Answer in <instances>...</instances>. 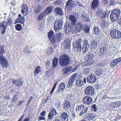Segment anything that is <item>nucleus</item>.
Listing matches in <instances>:
<instances>
[{
  "instance_id": "32",
  "label": "nucleus",
  "mask_w": 121,
  "mask_h": 121,
  "mask_svg": "<svg viewBox=\"0 0 121 121\" xmlns=\"http://www.w3.org/2000/svg\"><path fill=\"white\" fill-rule=\"evenodd\" d=\"M109 25V23L105 20H103L101 22V26L103 28H106Z\"/></svg>"
},
{
  "instance_id": "5",
  "label": "nucleus",
  "mask_w": 121,
  "mask_h": 121,
  "mask_svg": "<svg viewBox=\"0 0 121 121\" xmlns=\"http://www.w3.org/2000/svg\"><path fill=\"white\" fill-rule=\"evenodd\" d=\"M94 89L92 87L88 86L85 90V94L88 96H93L95 95Z\"/></svg>"
},
{
  "instance_id": "60",
  "label": "nucleus",
  "mask_w": 121,
  "mask_h": 121,
  "mask_svg": "<svg viewBox=\"0 0 121 121\" xmlns=\"http://www.w3.org/2000/svg\"><path fill=\"white\" fill-rule=\"evenodd\" d=\"M90 68H87L85 69V73L86 74H88L90 72Z\"/></svg>"
},
{
  "instance_id": "62",
  "label": "nucleus",
  "mask_w": 121,
  "mask_h": 121,
  "mask_svg": "<svg viewBox=\"0 0 121 121\" xmlns=\"http://www.w3.org/2000/svg\"><path fill=\"white\" fill-rule=\"evenodd\" d=\"M76 79L74 78H73L72 77H70L69 79V81L72 82V83H74L75 82V80Z\"/></svg>"
},
{
  "instance_id": "39",
  "label": "nucleus",
  "mask_w": 121,
  "mask_h": 121,
  "mask_svg": "<svg viewBox=\"0 0 121 121\" xmlns=\"http://www.w3.org/2000/svg\"><path fill=\"white\" fill-rule=\"evenodd\" d=\"M85 60H86L87 62V65H90L93 64L95 62V61L93 59H85Z\"/></svg>"
},
{
  "instance_id": "29",
  "label": "nucleus",
  "mask_w": 121,
  "mask_h": 121,
  "mask_svg": "<svg viewBox=\"0 0 121 121\" xmlns=\"http://www.w3.org/2000/svg\"><path fill=\"white\" fill-rule=\"evenodd\" d=\"M92 8L93 9H96L99 6V2L97 0L93 1L92 3Z\"/></svg>"
},
{
  "instance_id": "22",
  "label": "nucleus",
  "mask_w": 121,
  "mask_h": 121,
  "mask_svg": "<svg viewBox=\"0 0 121 121\" xmlns=\"http://www.w3.org/2000/svg\"><path fill=\"white\" fill-rule=\"evenodd\" d=\"M74 49L76 52L80 55L82 54L81 46L78 45H74Z\"/></svg>"
},
{
  "instance_id": "23",
  "label": "nucleus",
  "mask_w": 121,
  "mask_h": 121,
  "mask_svg": "<svg viewBox=\"0 0 121 121\" xmlns=\"http://www.w3.org/2000/svg\"><path fill=\"white\" fill-rule=\"evenodd\" d=\"M54 8L53 6H50L47 7L44 11L47 15L52 12Z\"/></svg>"
},
{
  "instance_id": "31",
  "label": "nucleus",
  "mask_w": 121,
  "mask_h": 121,
  "mask_svg": "<svg viewBox=\"0 0 121 121\" xmlns=\"http://www.w3.org/2000/svg\"><path fill=\"white\" fill-rule=\"evenodd\" d=\"M42 9V6L40 5H38L35 8V13H39Z\"/></svg>"
},
{
  "instance_id": "10",
  "label": "nucleus",
  "mask_w": 121,
  "mask_h": 121,
  "mask_svg": "<svg viewBox=\"0 0 121 121\" xmlns=\"http://www.w3.org/2000/svg\"><path fill=\"white\" fill-rule=\"evenodd\" d=\"M82 101L83 103L88 105L92 102V99L90 96H86L83 98Z\"/></svg>"
},
{
  "instance_id": "59",
  "label": "nucleus",
  "mask_w": 121,
  "mask_h": 121,
  "mask_svg": "<svg viewBox=\"0 0 121 121\" xmlns=\"http://www.w3.org/2000/svg\"><path fill=\"white\" fill-rule=\"evenodd\" d=\"M24 102V100H19L18 104H17V106H20Z\"/></svg>"
},
{
  "instance_id": "33",
  "label": "nucleus",
  "mask_w": 121,
  "mask_h": 121,
  "mask_svg": "<svg viewBox=\"0 0 121 121\" xmlns=\"http://www.w3.org/2000/svg\"><path fill=\"white\" fill-rule=\"evenodd\" d=\"M58 58H54L52 60V67H55L57 65L58 63Z\"/></svg>"
},
{
  "instance_id": "7",
  "label": "nucleus",
  "mask_w": 121,
  "mask_h": 121,
  "mask_svg": "<svg viewBox=\"0 0 121 121\" xmlns=\"http://www.w3.org/2000/svg\"><path fill=\"white\" fill-rule=\"evenodd\" d=\"M0 64L3 67L9 66V63L7 60L3 56V55H0Z\"/></svg>"
},
{
  "instance_id": "51",
  "label": "nucleus",
  "mask_w": 121,
  "mask_h": 121,
  "mask_svg": "<svg viewBox=\"0 0 121 121\" xmlns=\"http://www.w3.org/2000/svg\"><path fill=\"white\" fill-rule=\"evenodd\" d=\"M70 70L69 68L67 67H66L63 69V72L64 74H67L68 72Z\"/></svg>"
},
{
  "instance_id": "17",
  "label": "nucleus",
  "mask_w": 121,
  "mask_h": 121,
  "mask_svg": "<svg viewBox=\"0 0 121 121\" xmlns=\"http://www.w3.org/2000/svg\"><path fill=\"white\" fill-rule=\"evenodd\" d=\"M69 117V114L67 112H63L62 113L60 116V118L62 121H65L67 119V121H68V119Z\"/></svg>"
},
{
  "instance_id": "38",
  "label": "nucleus",
  "mask_w": 121,
  "mask_h": 121,
  "mask_svg": "<svg viewBox=\"0 0 121 121\" xmlns=\"http://www.w3.org/2000/svg\"><path fill=\"white\" fill-rule=\"evenodd\" d=\"M97 43L95 40H93L92 41V47H91V50L92 51L93 49L95 50V48H96L97 47Z\"/></svg>"
},
{
  "instance_id": "28",
  "label": "nucleus",
  "mask_w": 121,
  "mask_h": 121,
  "mask_svg": "<svg viewBox=\"0 0 121 121\" xmlns=\"http://www.w3.org/2000/svg\"><path fill=\"white\" fill-rule=\"evenodd\" d=\"M95 14L99 16L101 15V17L104 16V15L103 10L100 9H97L95 12Z\"/></svg>"
},
{
  "instance_id": "19",
  "label": "nucleus",
  "mask_w": 121,
  "mask_h": 121,
  "mask_svg": "<svg viewBox=\"0 0 121 121\" xmlns=\"http://www.w3.org/2000/svg\"><path fill=\"white\" fill-rule=\"evenodd\" d=\"M64 45L65 49L69 48L70 46V41L69 39L66 38L65 40Z\"/></svg>"
},
{
  "instance_id": "12",
  "label": "nucleus",
  "mask_w": 121,
  "mask_h": 121,
  "mask_svg": "<svg viewBox=\"0 0 121 121\" xmlns=\"http://www.w3.org/2000/svg\"><path fill=\"white\" fill-rule=\"evenodd\" d=\"M57 113V112L55 109H52L48 115V120L50 121H52L53 117L56 115Z\"/></svg>"
},
{
  "instance_id": "49",
  "label": "nucleus",
  "mask_w": 121,
  "mask_h": 121,
  "mask_svg": "<svg viewBox=\"0 0 121 121\" xmlns=\"http://www.w3.org/2000/svg\"><path fill=\"white\" fill-rule=\"evenodd\" d=\"M94 57V56L93 54H89L87 55L85 58V59H93Z\"/></svg>"
},
{
  "instance_id": "30",
  "label": "nucleus",
  "mask_w": 121,
  "mask_h": 121,
  "mask_svg": "<svg viewBox=\"0 0 121 121\" xmlns=\"http://www.w3.org/2000/svg\"><path fill=\"white\" fill-rule=\"evenodd\" d=\"M47 18V22L48 23L50 22L53 21L54 19V17L52 14H49Z\"/></svg>"
},
{
  "instance_id": "64",
  "label": "nucleus",
  "mask_w": 121,
  "mask_h": 121,
  "mask_svg": "<svg viewBox=\"0 0 121 121\" xmlns=\"http://www.w3.org/2000/svg\"><path fill=\"white\" fill-rule=\"evenodd\" d=\"M115 106L117 107H118L120 105V102H117L115 103Z\"/></svg>"
},
{
  "instance_id": "8",
  "label": "nucleus",
  "mask_w": 121,
  "mask_h": 121,
  "mask_svg": "<svg viewBox=\"0 0 121 121\" xmlns=\"http://www.w3.org/2000/svg\"><path fill=\"white\" fill-rule=\"evenodd\" d=\"M75 5L74 1L73 0H69L66 2V6L67 8L68 12L72 10V8Z\"/></svg>"
},
{
  "instance_id": "56",
  "label": "nucleus",
  "mask_w": 121,
  "mask_h": 121,
  "mask_svg": "<svg viewBox=\"0 0 121 121\" xmlns=\"http://www.w3.org/2000/svg\"><path fill=\"white\" fill-rule=\"evenodd\" d=\"M73 84V83H72V82L69 81L68 82V84L67 85V87L68 88H69L70 87H71L72 86Z\"/></svg>"
},
{
  "instance_id": "52",
  "label": "nucleus",
  "mask_w": 121,
  "mask_h": 121,
  "mask_svg": "<svg viewBox=\"0 0 121 121\" xmlns=\"http://www.w3.org/2000/svg\"><path fill=\"white\" fill-rule=\"evenodd\" d=\"M90 28L88 26H86L85 27L83 28V29L86 33H89L90 30Z\"/></svg>"
},
{
  "instance_id": "61",
  "label": "nucleus",
  "mask_w": 121,
  "mask_h": 121,
  "mask_svg": "<svg viewBox=\"0 0 121 121\" xmlns=\"http://www.w3.org/2000/svg\"><path fill=\"white\" fill-rule=\"evenodd\" d=\"M46 114V112L45 111H43L40 113V115L41 116L45 117Z\"/></svg>"
},
{
  "instance_id": "43",
  "label": "nucleus",
  "mask_w": 121,
  "mask_h": 121,
  "mask_svg": "<svg viewBox=\"0 0 121 121\" xmlns=\"http://www.w3.org/2000/svg\"><path fill=\"white\" fill-rule=\"evenodd\" d=\"M5 53V51L4 50V45H0V55H2L4 53Z\"/></svg>"
},
{
  "instance_id": "21",
  "label": "nucleus",
  "mask_w": 121,
  "mask_h": 121,
  "mask_svg": "<svg viewBox=\"0 0 121 121\" xmlns=\"http://www.w3.org/2000/svg\"><path fill=\"white\" fill-rule=\"evenodd\" d=\"M47 15L44 11L40 13L37 17V19L38 21H40L42 20L44 17H45Z\"/></svg>"
},
{
  "instance_id": "3",
  "label": "nucleus",
  "mask_w": 121,
  "mask_h": 121,
  "mask_svg": "<svg viewBox=\"0 0 121 121\" xmlns=\"http://www.w3.org/2000/svg\"><path fill=\"white\" fill-rule=\"evenodd\" d=\"M88 108L83 105H79L76 108L77 111L80 112L79 115L81 116L86 113L88 112Z\"/></svg>"
},
{
  "instance_id": "16",
  "label": "nucleus",
  "mask_w": 121,
  "mask_h": 121,
  "mask_svg": "<svg viewBox=\"0 0 121 121\" xmlns=\"http://www.w3.org/2000/svg\"><path fill=\"white\" fill-rule=\"evenodd\" d=\"M66 86L65 83H61L60 84L58 87V88L56 91L57 93H59L63 91L65 88Z\"/></svg>"
},
{
  "instance_id": "37",
  "label": "nucleus",
  "mask_w": 121,
  "mask_h": 121,
  "mask_svg": "<svg viewBox=\"0 0 121 121\" xmlns=\"http://www.w3.org/2000/svg\"><path fill=\"white\" fill-rule=\"evenodd\" d=\"M76 85L78 86H81L83 84V82L81 79H77L76 80Z\"/></svg>"
},
{
  "instance_id": "41",
  "label": "nucleus",
  "mask_w": 121,
  "mask_h": 121,
  "mask_svg": "<svg viewBox=\"0 0 121 121\" xmlns=\"http://www.w3.org/2000/svg\"><path fill=\"white\" fill-rule=\"evenodd\" d=\"M94 32V33L96 35L98 34L100 32V30L99 28L98 27L95 26L93 27Z\"/></svg>"
},
{
  "instance_id": "63",
  "label": "nucleus",
  "mask_w": 121,
  "mask_h": 121,
  "mask_svg": "<svg viewBox=\"0 0 121 121\" xmlns=\"http://www.w3.org/2000/svg\"><path fill=\"white\" fill-rule=\"evenodd\" d=\"M77 76V73H75L72 75L71 77H72L73 78H74L75 79H76Z\"/></svg>"
},
{
  "instance_id": "27",
  "label": "nucleus",
  "mask_w": 121,
  "mask_h": 121,
  "mask_svg": "<svg viewBox=\"0 0 121 121\" xmlns=\"http://www.w3.org/2000/svg\"><path fill=\"white\" fill-rule=\"evenodd\" d=\"M107 48L105 46L99 49V54L100 56H102L106 53Z\"/></svg>"
},
{
  "instance_id": "40",
  "label": "nucleus",
  "mask_w": 121,
  "mask_h": 121,
  "mask_svg": "<svg viewBox=\"0 0 121 121\" xmlns=\"http://www.w3.org/2000/svg\"><path fill=\"white\" fill-rule=\"evenodd\" d=\"M23 82L22 79H18L17 81L16 85L17 86H21L23 85Z\"/></svg>"
},
{
  "instance_id": "20",
  "label": "nucleus",
  "mask_w": 121,
  "mask_h": 121,
  "mask_svg": "<svg viewBox=\"0 0 121 121\" xmlns=\"http://www.w3.org/2000/svg\"><path fill=\"white\" fill-rule=\"evenodd\" d=\"M77 15L75 14L70 15H69V20L72 22V23L70 22L71 23V24H74V25H75V23L76 22L77 20Z\"/></svg>"
},
{
  "instance_id": "18",
  "label": "nucleus",
  "mask_w": 121,
  "mask_h": 121,
  "mask_svg": "<svg viewBox=\"0 0 121 121\" xmlns=\"http://www.w3.org/2000/svg\"><path fill=\"white\" fill-rule=\"evenodd\" d=\"M84 26H85L81 22L77 23L75 26L76 31L78 32L80 31L83 28Z\"/></svg>"
},
{
  "instance_id": "9",
  "label": "nucleus",
  "mask_w": 121,
  "mask_h": 121,
  "mask_svg": "<svg viewBox=\"0 0 121 121\" xmlns=\"http://www.w3.org/2000/svg\"><path fill=\"white\" fill-rule=\"evenodd\" d=\"M96 77L95 75L91 74L87 77L86 80L88 82L92 83L96 82Z\"/></svg>"
},
{
  "instance_id": "1",
  "label": "nucleus",
  "mask_w": 121,
  "mask_h": 121,
  "mask_svg": "<svg viewBox=\"0 0 121 121\" xmlns=\"http://www.w3.org/2000/svg\"><path fill=\"white\" fill-rule=\"evenodd\" d=\"M70 60L69 56L65 54L62 55L60 57L59 64L63 67L67 66L70 64Z\"/></svg>"
},
{
  "instance_id": "4",
  "label": "nucleus",
  "mask_w": 121,
  "mask_h": 121,
  "mask_svg": "<svg viewBox=\"0 0 121 121\" xmlns=\"http://www.w3.org/2000/svg\"><path fill=\"white\" fill-rule=\"evenodd\" d=\"M63 24L61 18H59L56 20L54 24V29L56 32H58L59 30L62 28V26Z\"/></svg>"
},
{
  "instance_id": "58",
  "label": "nucleus",
  "mask_w": 121,
  "mask_h": 121,
  "mask_svg": "<svg viewBox=\"0 0 121 121\" xmlns=\"http://www.w3.org/2000/svg\"><path fill=\"white\" fill-rule=\"evenodd\" d=\"M116 2L114 0H111L110 1L109 5L110 6L114 5H115Z\"/></svg>"
},
{
  "instance_id": "45",
  "label": "nucleus",
  "mask_w": 121,
  "mask_h": 121,
  "mask_svg": "<svg viewBox=\"0 0 121 121\" xmlns=\"http://www.w3.org/2000/svg\"><path fill=\"white\" fill-rule=\"evenodd\" d=\"M12 23V20L11 18H8V19L7 22H6V25L5 26L6 27L8 26H9L11 25Z\"/></svg>"
},
{
  "instance_id": "24",
  "label": "nucleus",
  "mask_w": 121,
  "mask_h": 121,
  "mask_svg": "<svg viewBox=\"0 0 121 121\" xmlns=\"http://www.w3.org/2000/svg\"><path fill=\"white\" fill-rule=\"evenodd\" d=\"M19 18L16 20V21L18 22H20L22 24H23L24 21L25 20V18L24 16H21V14L18 15Z\"/></svg>"
},
{
  "instance_id": "47",
  "label": "nucleus",
  "mask_w": 121,
  "mask_h": 121,
  "mask_svg": "<svg viewBox=\"0 0 121 121\" xmlns=\"http://www.w3.org/2000/svg\"><path fill=\"white\" fill-rule=\"evenodd\" d=\"M15 28L18 31H20L22 29V26L20 24H18L15 25Z\"/></svg>"
},
{
  "instance_id": "13",
  "label": "nucleus",
  "mask_w": 121,
  "mask_h": 121,
  "mask_svg": "<svg viewBox=\"0 0 121 121\" xmlns=\"http://www.w3.org/2000/svg\"><path fill=\"white\" fill-rule=\"evenodd\" d=\"M21 9V12L24 16L26 15L28 12V6L25 4H23L22 6Z\"/></svg>"
},
{
  "instance_id": "54",
  "label": "nucleus",
  "mask_w": 121,
  "mask_h": 121,
  "mask_svg": "<svg viewBox=\"0 0 121 121\" xmlns=\"http://www.w3.org/2000/svg\"><path fill=\"white\" fill-rule=\"evenodd\" d=\"M92 110L93 111L96 112L97 111V106L95 104H93L91 107Z\"/></svg>"
},
{
  "instance_id": "44",
  "label": "nucleus",
  "mask_w": 121,
  "mask_h": 121,
  "mask_svg": "<svg viewBox=\"0 0 121 121\" xmlns=\"http://www.w3.org/2000/svg\"><path fill=\"white\" fill-rule=\"evenodd\" d=\"M30 49H31V48L28 46L24 48V52L25 53H30V52L31 51H30Z\"/></svg>"
},
{
  "instance_id": "35",
  "label": "nucleus",
  "mask_w": 121,
  "mask_h": 121,
  "mask_svg": "<svg viewBox=\"0 0 121 121\" xmlns=\"http://www.w3.org/2000/svg\"><path fill=\"white\" fill-rule=\"evenodd\" d=\"M41 67L40 66H37L35 69L34 72V75H38L41 72Z\"/></svg>"
},
{
  "instance_id": "55",
  "label": "nucleus",
  "mask_w": 121,
  "mask_h": 121,
  "mask_svg": "<svg viewBox=\"0 0 121 121\" xmlns=\"http://www.w3.org/2000/svg\"><path fill=\"white\" fill-rule=\"evenodd\" d=\"M37 119L38 121H40L42 120H45V117L39 115Z\"/></svg>"
},
{
  "instance_id": "6",
  "label": "nucleus",
  "mask_w": 121,
  "mask_h": 121,
  "mask_svg": "<svg viewBox=\"0 0 121 121\" xmlns=\"http://www.w3.org/2000/svg\"><path fill=\"white\" fill-rule=\"evenodd\" d=\"M110 34L113 39H119L121 37V32L115 29L111 31Z\"/></svg>"
},
{
  "instance_id": "46",
  "label": "nucleus",
  "mask_w": 121,
  "mask_h": 121,
  "mask_svg": "<svg viewBox=\"0 0 121 121\" xmlns=\"http://www.w3.org/2000/svg\"><path fill=\"white\" fill-rule=\"evenodd\" d=\"M53 73L54 72L51 69H50L48 71L46 72V74L47 76H48V77H49L53 74Z\"/></svg>"
},
{
  "instance_id": "53",
  "label": "nucleus",
  "mask_w": 121,
  "mask_h": 121,
  "mask_svg": "<svg viewBox=\"0 0 121 121\" xmlns=\"http://www.w3.org/2000/svg\"><path fill=\"white\" fill-rule=\"evenodd\" d=\"M103 71L102 69H98L95 72V74L97 75H99L103 73Z\"/></svg>"
},
{
  "instance_id": "57",
  "label": "nucleus",
  "mask_w": 121,
  "mask_h": 121,
  "mask_svg": "<svg viewBox=\"0 0 121 121\" xmlns=\"http://www.w3.org/2000/svg\"><path fill=\"white\" fill-rule=\"evenodd\" d=\"M3 29L1 31V33L2 35H3L6 32V27L5 26H4L2 27Z\"/></svg>"
},
{
  "instance_id": "15",
  "label": "nucleus",
  "mask_w": 121,
  "mask_h": 121,
  "mask_svg": "<svg viewBox=\"0 0 121 121\" xmlns=\"http://www.w3.org/2000/svg\"><path fill=\"white\" fill-rule=\"evenodd\" d=\"M74 26V24H71V23H69L68 27L65 26L64 27L65 32L66 33H69L72 30Z\"/></svg>"
},
{
  "instance_id": "50",
  "label": "nucleus",
  "mask_w": 121,
  "mask_h": 121,
  "mask_svg": "<svg viewBox=\"0 0 121 121\" xmlns=\"http://www.w3.org/2000/svg\"><path fill=\"white\" fill-rule=\"evenodd\" d=\"M118 63L117 62V59H114L113 61L112 62L111 65V66L114 67L117 65V64Z\"/></svg>"
},
{
  "instance_id": "26",
  "label": "nucleus",
  "mask_w": 121,
  "mask_h": 121,
  "mask_svg": "<svg viewBox=\"0 0 121 121\" xmlns=\"http://www.w3.org/2000/svg\"><path fill=\"white\" fill-rule=\"evenodd\" d=\"M97 117V116H96L93 113H91L89 114L88 117L85 118V119L87 121L92 120L95 118Z\"/></svg>"
},
{
  "instance_id": "25",
  "label": "nucleus",
  "mask_w": 121,
  "mask_h": 121,
  "mask_svg": "<svg viewBox=\"0 0 121 121\" xmlns=\"http://www.w3.org/2000/svg\"><path fill=\"white\" fill-rule=\"evenodd\" d=\"M70 103L68 101H66L62 104V106L64 109L68 110L70 107Z\"/></svg>"
},
{
  "instance_id": "42",
  "label": "nucleus",
  "mask_w": 121,
  "mask_h": 121,
  "mask_svg": "<svg viewBox=\"0 0 121 121\" xmlns=\"http://www.w3.org/2000/svg\"><path fill=\"white\" fill-rule=\"evenodd\" d=\"M83 41V40L79 38L75 41V43L74 45L81 46V44Z\"/></svg>"
},
{
  "instance_id": "11",
  "label": "nucleus",
  "mask_w": 121,
  "mask_h": 121,
  "mask_svg": "<svg viewBox=\"0 0 121 121\" xmlns=\"http://www.w3.org/2000/svg\"><path fill=\"white\" fill-rule=\"evenodd\" d=\"M53 32L51 30L48 33V36L52 43H56L57 41V38L53 35Z\"/></svg>"
},
{
  "instance_id": "2",
  "label": "nucleus",
  "mask_w": 121,
  "mask_h": 121,
  "mask_svg": "<svg viewBox=\"0 0 121 121\" xmlns=\"http://www.w3.org/2000/svg\"><path fill=\"white\" fill-rule=\"evenodd\" d=\"M120 13V10L118 9H115L112 11L110 14V17L113 22L117 20Z\"/></svg>"
},
{
  "instance_id": "36",
  "label": "nucleus",
  "mask_w": 121,
  "mask_h": 121,
  "mask_svg": "<svg viewBox=\"0 0 121 121\" xmlns=\"http://www.w3.org/2000/svg\"><path fill=\"white\" fill-rule=\"evenodd\" d=\"M89 46V45L84 44L83 48L82 49L83 54H85L88 51Z\"/></svg>"
},
{
  "instance_id": "34",
  "label": "nucleus",
  "mask_w": 121,
  "mask_h": 121,
  "mask_svg": "<svg viewBox=\"0 0 121 121\" xmlns=\"http://www.w3.org/2000/svg\"><path fill=\"white\" fill-rule=\"evenodd\" d=\"M55 11L58 14L60 15H62L63 14V12L61 9L59 7L56 8L55 9Z\"/></svg>"
},
{
  "instance_id": "48",
  "label": "nucleus",
  "mask_w": 121,
  "mask_h": 121,
  "mask_svg": "<svg viewBox=\"0 0 121 121\" xmlns=\"http://www.w3.org/2000/svg\"><path fill=\"white\" fill-rule=\"evenodd\" d=\"M18 99V97L17 95L15 94L13 96V98L12 99V101L14 103H16V101Z\"/></svg>"
},
{
  "instance_id": "14",
  "label": "nucleus",
  "mask_w": 121,
  "mask_h": 121,
  "mask_svg": "<svg viewBox=\"0 0 121 121\" xmlns=\"http://www.w3.org/2000/svg\"><path fill=\"white\" fill-rule=\"evenodd\" d=\"M81 19L83 21L86 22L89 20L88 15L85 11H83L81 14Z\"/></svg>"
}]
</instances>
